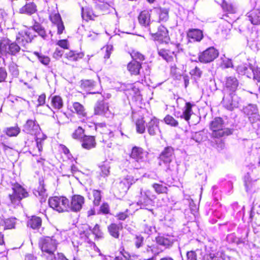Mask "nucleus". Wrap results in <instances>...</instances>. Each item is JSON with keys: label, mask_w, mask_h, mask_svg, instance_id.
Returning <instances> with one entry per match:
<instances>
[{"label": "nucleus", "mask_w": 260, "mask_h": 260, "mask_svg": "<svg viewBox=\"0 0 260 260\" xmlns=\"http://www.w3.org/2000/svg\"><path fill=\"white\" fill-rule=\"evenodd\" d=\"M61 240L60 233H56L52 237H46L40 239V247L47 260H57L54 252Z\"/></svg>", "instance_id": "nucleus-1"}, {"label": "nucleus", "mask_w": 260, "mask_h": 260, "mask_svg": "<svg viewBox=\"0 0 260 260\" xmlns=\"http://www.w3.org/2000/svg\"><path fill=\"white\" fill-rule=\"evenodd\" d=\"M156 47L158 54L167 62H173L177 58V54L183 51L181 44L177 41H170L168 45L157 44Z\"/></svg>", "instance_id": "nucleus-2"}, {"label": "nucleus", "mask_w": 260, "mask_h": 260, "mask_svg": "<svg viewBox=\"0 0 260 260\" xmlns=\"http://www.w3.org/2000/svg\"><path fill=\"white\" fill-rule=\"evenodd\" d=\"M223 120L221 117H215L210 124V129L212 131L211 136L219 138L231 135L232 130L230 128H223Z\"/></svg>", "instance_id": "nucleus-3"}, {"label": "nucleus", "mask_w": 260, "mask_h": 260, "mask_svg": "<svg viewBox=\"0 0 260 260\" xmlns=\"http://www.w3.org/2000/svg\"><path fill=\"white\" fill-rule=\"evenodd\" d=\"M175 157V149L171 146H167L164 148L158 156V165L165 168L166 172L171 171V164Z\"/></svg>", "instance_id": "nucleus-4"}, {"label": "nucleus", "mask_w": 260, "mask_h": 260, "mask_svg": "<svg viewBox=\"0 0 260 260\" xmlns=\"http://www.w3.org/2000/svg\"><path fill=\"white\" fill-rule=\"evenodd\" d=\"M157 31H154V28L149 27V31L154 41L158 42V44L168 45L171 41L169 30L165 26L159 25L156 27Z\"/></svg>", "instance_id": "nucleus-5"}, {"label": "nucleus", "mask_w": 260, "mask_h": 260, "mask_svg": "<svg viewBox=\"0 0 260 260\" xmlns=\"http://www.w3.org/2000/svg\"><path fill=\"white\" fill-rule=\"evenodd\" d=\"M21 50V45L16 41L13 42L8 38H3L0 40V52L1 54L16 55Z\"/></svg>", "instance_id": "nucleus-6"}, {"label": "nucleus", "mask_w": 260, "mask_h": 260, "mask_svg": "<svg viewBox=\"0 0 260 260\" xmlns=\"http://www.w3.org/2000/svg\"><path fill=\"white\" fill-rule=\"evenodd\" d=\"M49 205L51 208L58 212L69 211V201L64 197H54L49 199Z\"/></svg>", "instance_id": "nucleus-7"}, {"label": "nucleus", "mask_w": 260, "mask_h": 260, "mask_svg": "<svg viewBox=\"0 0 260 260\" xmlns=\"http://www.w3.org/2000/svg\"><path fill=\"white\" fill-rule=\"evenodd\" d=\"M219 55L218 50L214 47H210L199 54V60L203 63H208L213 61Z\"/></svg>", "instance_id": "nucleus-8"}, {"label": "nucleus", "mask_w": 260, "mask_h": 260, "mask_svg": "<svg viewBox=\"0 0 260 260\" xmlns=\"http://www.w3.org/2000/svg\"><path fill=\"white\" fill-rule=\"evenodd\" d=\"M35 36L32 28H25L18 33L16 37V41L21 46H25L26 44L30 43Z\"/></svg>", "instance_id": "nucleus-9"}, {"label": "nucleus", "mask_w": 260, "mask_h": 260, "mask_svg": "<svg viewBox=\"0 0 260 260\" xmlns=\"http://www.w3.org/2000/svg\"><path fill=\"white\" fill-rule=\"evenodd\" d=\"M13 193L9 194L10 199L12 203L20 201L22 199L26 198L28 193L19 184L16 183L12 186Z\"/></svg>", "instance_id": "nucleus-10"}, {"label": "nucleus", "mask_w": 260, "mask_h": 260, "mask_svg": "<svg viewBox=\"0 0 260 260\" xmlns=\"http://www.w3.org/2000/svg\"><path fill=\"white\" fill-rule=\"evenodd\" d=\"M85 202L84 198L79 194H75L69 202V210L78 212L81 210Z\"/></svg>", "instance_id": "nucleus-11"}, {"label": "nucleus", "mask_w": 260, "mask_h": 260, "mask_svg": "<svg viewBox=\"0 0 260 260\" xmlns=\"http://www.w3.org/2000/svg\"><path fill=\"white\" fill-rule=\"evenodd\" d=\"M238 86L239 81L238 79L235 77L230 76L226 78L223 89L232 96L233 95H235V92Z\"/></svg>", "instance_id": "nucleus-12"}, {"label": "nucleus", "mask_w": 260, "mask_h": 260, "mask_svg": "<svg viewBox=\"0 0 260 260\" xmlns=\"http://www.w3.org/2000/svg\"><path fill=\"white\" fill-rule=\"evenodd\" d=\"M156 243L166 248L172 246L175 241L173 236L170 235H158L155 238Z\"/></svg>", "instance_id": "nucleus-13"}, {"label": "nucleus", "mask_w": 260, "mask_h": 260, "mask_svg": "<svg viewBox=\"0 0 260 260\" xmlns=\"http://www.w3.org/2000/svg\"><path fill=\"white\" fill-rule=\"evenodd\" d=\"M187 38L193 42H200L203 38V31L200 29L190 28L186 32Z\"/></svg>", "instance_id": "nucleus-14"}, {"label": "nucleus", "mask_w": 260, "mask_h": 260, "mask_svg": "<svg viewBox=\"0 0 260 260\" xmlns=\"http://www.w3.org/2000/svg\"><path fill=\"white\" fill-rule=\"evenodd\" d=\"M138 20L140 24L143 26H148L151 22V13L148 10L141 11L138 16Z\"/></svg>", "instance_id": "nucleus-15"}, {"label": "nucleus", "mask_w": 260, "mask_h": 260, "mask_svg": "<svg viewBox=\"0 0 260 260\" xmlns=\"http://www.w3.org/2000/svg\"><path fill=\"white\" fill-rule=\"evenodd\" d=\"M159 124V119L155 117H153L149 121L147 126V130L150 136H154L156 135L158 132H160Z\"/></svg>", "instance_id": "nucleus-16"}, {"label": "nucleus", "mask_w": 260, "mask_h": 260, "mask_svg": "<svg viewBox=\"0 0 260 260\" xmlns=\"http://www.w3.org/2000/svg\"><path fill=\"white\" fill-rule=\"evenodd\" d=\"M94 114L108 117L110 112L108 104L102 101L97 103L94 107Z\"/></svg>", "instance_id": "nucleus-17"}, {"label": "nucleus", "mask_w": 260, "mask_h": 260, "mask_svg": "<svg viewBox=\"0 0 260 260\" xmlns=\"http://www.w3.org/2000/svg\"><path fill=\"white\" fill-rule=\"evenodd\" d=\"M194 106V104L190 102H186L183 108L182 114L180 115V117L181 119H184L186 121L189 122L191 115L193 114L192 108Z\"/></svg>", "instance_id": "nucleus-18"}, {"label": "nucleus", "mask_w": 260, "mask_h": 260, "mask_svg": "<svg viewBox=\"0 0 260 260\" xmlns=\"http://www.w3.org/2000/svg\"><path fill=\"white\" fill-rule=\"evenodd\" d=\"M141 69L142 63L135 60H132L127 65V69L132 75H139Z\"/></svg>", "instance_id": "nucleus-19"}, {"label": "nucleus", "mask_w": 260, "mask_h": 260, "mask_svg": "<svg viewBox=\"0 0 260 260\" xmlns=\"http://www.w3.org/2000/svg\"><path fill=\"white\" fill-rule=\"evenodd\" d=\"M144 150L140 147L135 146L132 147L129 154L131 158L135 159L136 161L139 162L142 160L144 158Z\"/></svg>", "instance_id": "nucleus-20"}, {"label": "nucleus", "mask_w": 260, "mask_h": 260, "mask_svg": "<svg viewBox=\"0 0 260 260\" xmlns=\"http://www.w3.org/2000/svg\"><path fill=\"white\" fill-rule=\"evenodd\" d=\"M155 13L158 18L159 22H166L169 19V9L156 7L154 8Z\"/></svg>", "instance_id": "nucleus-21"}, {"label": "nucleus", "mask_w": 260, "mask_h": 260, "mask_svg": "<svg viewBox=\"0 0 260 260\" xmlns=\"http://www.w3.org/2000/svg\"><path fill=\"white\" fill-rule=\"evenodd\" d=\"M39 129V125L35 120H28L24 125V131L31 135H35Z\"/></svg>", "instance_id": "nucleus-22"}, {"label": "nucleus", "mask_w": 260, "mask_h": 260, "mask_svg": "<svg viewBox=\"0 0 260 260\" xmlns=\"http://www.w3.org/2000/svg\"><path fill=\"white\" fill-rule=\"evenodd\" d=\"M96 145L95 138L93 136H84L82 141V147L87 150L95 147Z\"/></svg>", "instance_id": "nucleus-23"}, {"label": "nucleus", "mask_w": 260, "mask_h": 260, "mask_svg": "<svg viewBox=\"0 0 260 260\" xmlns=\"http://www.w3.org/2000/svg\"><path fill=\"white\" fill-rule=\"evenodd\" d=\"M248 14L249 20L253 25H260V10L259 9H253Z\"/></svg>", "instance_id": "nucleus-24"}, {"label": "nucleus", "mask_w": 260, "mask_h": 260, "mask_svg": "<svg viewBox=\"0 0 260 260\" xmlns=\"http://www.w3.org/2000/svg\"><path fill=\"white\" fill-rule=\"evenodd\" d=\"M37 11V6L33 2L27 3L24 6L21 8L19 12L22 14L31 15L36 13Z\"/></svg>", "instance_id": "nucleus-25"}, {"label": "nucleus", "mask_w": 260, "mask_h": 260, "mask_svg": "<svg viewBox=\"0 0 260 260\" xmlns=\"http://www.w3.org/2000/svg\"><path fill=\"white\" fill-rule=\"evenodd\" d=\"M34 193L36 197L40 198L41 202L45 201L48 196L44 183L41 182H40V185L37 188L35 189Z\"/></svg>", "instance_id": "nucleus-26"}, {"label": "nucleus", "mask_w": 260, "mask_h": 260, "mask_svg": "<svg viewBox=\"0 0 260 260\" xmlns=\"http://www.w3.org/2000/svg\"><path fill=\"white\" fill-rule=\"evenodd\" d=\"M72 111L80 117H85L86 115L84 106L78 102H75L73 104Z\"/></svg>", "instance_id": "nucleus-27"}, {"label": "nucleus", "mask_w": 260, "mask_h": 260, "mask_svg": "<svg viewBox=\"0 0 260 260\" xmlns=\"http://www.w3.org/2000/svg\"><path fill=\"white\" fill-rule=\"evenodd\" d=\"M136 132L139 134H144L145 132L146 122L143 117L138 118L135 122Z\"/></svg>", "instance_id": "nucleus-28"}, {"label": "nucleus", "mask_w": 260, "mask_h": 260, "mask_svg": "<svg viewBox=\"0 0 260 260\" xmlns=\"http://www.w3.org/2000/svg\"><path fill=\"white\" fill-rule=\"evenodd\" d=\"M152 187L154 189L155 192L158 194H167L168 193L169 189L168 187L162 185V184L154 183L152 184Z\"/></svg>", "instance_id": "nucleus-29"}, {"label": "nucleus", "mask_w": 260, "mask_h": 260, "mask_svg": "<svg viewBox=\"0 0 260 260\" xmlns=\"http://www.w3.org/2000/svg\"><path fill=\"white\" fill-rule=\"evenodd\" d=\"M203 260H225V258L219 252L215 253L210 252L205 254L203 256Z\"/></svg>", "instance_id": "nucleus-30"}, {"label": "nucleus", "mask_w": 260, "mask_h": 260, "mask_svg": "<svg viewBox=\"0 0 260 260\" xmlns=\"http://www.w3.org/2000/svg\"><path fill=\"white\" fill-rule=\"evenodd\" d=\"M15 225V219L9 218L4 220L0 217V226H4L5 230L14 229Z\"/></svg>", "instance_id": "nucleus-31"}, {"label": "nucleus", "mask_w": 260, "mask_h": 260, "mask_svg": "<svg viewBox=\"0 0 260 260\" xmlns=\"http://www.w3.org/2000/svg\"><path fill=\"white\" fill-rule=\"evenodd\" d=\"M41 223L42 220L40 217L33 216L28 221L27 225L33 229H37L41 226Z\"/></svg>", "instance_id": "nucleus-32"}, {"label": "nucleus", "mask_w": 260, "mask_h": 260, "mask_svg": "<svg viewBox=\"0 0 260 260\" xmlns=\"http://www.w3.org/2000/svg\"><path fill=\"white\" fill-rule=\"evenodd\" d=\"M221 7L224 12L229 14H235L236 13V8L234 7L231 3L225 1H223Z\"/></svg>", "instance_id": "nucleus-33"}, {"label": "nucleus", "mask_w": 260, "mask_h": 260, "mask_svg": "<svg viewBox=\"0 0 260 260\" xmlns=\"http://www.w3.org/2000/svg\"><path fill=\"white\" fill-rule=\"evenodd\" d=\"M51 105L55 109H60L63 106V101L59 96L55 95L51 98Z\"/></svg>", "instance_id": "nucleus-34"}, {"label": "nucleus", "mask_w": 260, "mask_h": 260, "mask_svg": "<svg viewBox=\"0 0 260 260\" xmlns=\"http://www.w3.org/2000/svg\"><path fill=\"white\" fill-rule=\"evenodd\" d=\"M164 122L167 125L172 127H177L179 125L178 121L174 117L169 114L167 115L164 118Z\"/></svg>", "instance_id": "nucleus-35"}, {"label": "nucleus", "mask_w": 260, "mask_h": 260, "mask_svg": "<svg viewBox=\"0 0 260 260\" xmlns=\"http://www.w3.org/2000/svg\"><path fill=\"white\" fill-rule=\"evenodd\" d=\"M20 132V129L17 126L8 127L6 130V134L9 137L16 136Z\"/></svg>", "instance_id": "nucleus-36"}, {"label": "nucleus", "mask_w": 260, "mask_h": 260, "mask_svg": "<svg viewBox=\"0 0 260 260\" xmlns=\"http://www.w3.org/2000/svg\"><path fill=\"white\" fill-rule=\"evenodd\" d=\"M257 109L255 106L249 105L243 108V112L247 117L252 115L254 112H257Z\"/></svg>", "instance_id": "nucleus-37"}, {"label": "nucleus", "mask_w": 260, "mask_h": 260, "mask_svg": "<svg viewBox=\"0 0 260 260\" xmlns=\"http://www.w3.org/2000/svg\"><path fill=\"white\" fill-rule=\"evenodd\" d=\"M42 140L39 138L36 139V148L34 150L33 152H31L33 156L40 155L42 150Z\"/></svg>", "instance_id": "nucleus-38"}, {"label": "nucleus", "mask_w": 260, "mask_h": 260, "mask_svg": "<svg viewBox=\"0 0 260 260\" xmlns=\"http://www.w3.org/2000/svg\"><path fill=\"white\" fill-rule=\"evenodd\" d=\"M189 74L192 78L196 79L201 77L202 72L200 68L196 67L194 69L190 71Z\"/></svg>", "instance_id": "nucleus-39"}, {"label": "nucleus", "mask_w": 260, "mask_h": 260, "mask_svg": "<svg viewBox=\"0 0 260 260\" xmlns=\"http://www.w3.org/2000/svg\"><path fill=\"white\" fill-rule=\"evenodd\" d=\"M130 55L131 57L133 58V60H139L140 61L145 60L144 55L137 50H132L130 53Z\"/></svg>", "instance_id": "nucleus-40"}, {"label": "nucleus", "mask_w": 260, "mask_h": 260, "mask_svg": "<svg viewBox=\"0 0 260 260\" xmlns=\"http://www.w3.org/2000/svg\"><path fill=\"white\" fill-rule=\"evenodd\" d=\"M34 54L38 57V59L42 64L48 65L49 63L50 59L48 56L40 54L37 52H35Z\"/></svg>", "instance_id": "nucleus-41"}, {"label": "nucleus", "mask_w": 260, "mask_h": 260, "mask_svg": "<svg viewBox=\"0 0 260 260\" xmlns=\"http://www.w3.org/2000/svg\"><path fill=\"white\" fill-rule=\"evenodd\" d=\"M94 85V82L92 80H85L81 81V87L85 90H90Z\"/></svg>", "instance_id": "nucleus-42"}, {"label": "nucleus", "mask_w": 260, "mask_h": 260, "mask_svg": "<svg viewBox=\"0 0 260 260\" xmlns=\"http://www.w3.org/2000/svg\"><path fill=\"white\" fill-rule=\"evenodd\" d=\"M31 28L34 30V33L37 32L42 38H45L46 36L45 29L39 24L35 25L33 27Z\"/></svg>", "instance_id": "nucleus-43"}, {"label": "nucleus", "mask_w": 260, "mask_h": 260, "mask_svg": "<svg viewBox=\"0 0 260 260\" xmlns=\"http://www.w3.org/2000/svg\"><path fill=\"white\" fill-rule=\"evenodd\" d=\"M92 194L94 198L93 204L95 206H99L101 200V194L100 191L98 190H93Z\"/></svg>", "instance_id": "nucleus-44"}, {"label": "nucleus", "mask_w": 260, "mask_h": 260, "mask_svg": "<svg viewBox=\"0 0 260 260\" xmlns=\"http://www.w3.org/2000/svg\"><path fill=\"white\" fill-rule=\"evenodd\" d=\"M82 16L84 19L87 20L88 19H92L93 18V14L91 10L88 9L82 8Z\"/></svg>", "instance_id": "nucleus-45"}, {"label": "nucleus", "mask_w": 260, "mask_h": 260, "mask_svg": "<svg viewBox=\"0 0 260 260\" xmlns=\"http://www.w3.org/2000/svg\"><path fill=\"white\" fill-rule=\"evenodd\" d=\"M135 246L137 248H139L143 245L144 237L141 235H136L134 238Z\"/></svg>", "instance_id": "nucleus-46"}, {"label": "nucleus", "mask_w": 260, "mask_h": 260, "mask_svg": "<svg viewBox=\"0 0 260 260\" xmlns=\"http://www.w3.org/2000/svg\"><path fill=\"white\" fill-rule=\"evenodd\" d=\"M50 19L55 24H58L62 21L60 16L58 13H52L50 15Z\"/></svg>", "instance_id": "nucleus-47"}, {"label": "nucleus", "mask_w": 260, "mask_h": 260, "mask_svg": "<svg viewBox=\"0 0 260 260\" xmlns=\"http://www.w3.org/2000/svg\"><path fill=\"white\" fill-rule=\"evenodd\" d=\"M84 134V130L83 129L79 126L77 129L73 133L72 137L75 139H79L81 138L83 139V136Z\"/></svg>", "instance_id": "nucleus-48"}, {"label": "nucleus", "mask_w": 260, "mask_h": 260, "mask_svg": "<svg viewBox=\"0 0 260 260\" xmlns=\"http://www.w3.org/2000/svg\"><path fill=\"white\" fill-rule=\"evenodd\" d=\"M220 66L221 68L223 69L232 68L234 67L232 59L229 58L223 59L221 62Z\"/></svg>", "instance_id": "nucleus-49"}, {"label": "nucleus", "mask_w": 260, "mask_h": 260, "mask_svg": "<svg viewBox=\"0 0 260 260\" xmlns=\"http://www.w3.org/2000/svg\"><path fill=\"white\" fill-rule=\"evenodd\" d=\"M248 68L245 65L238 66L237 68L238 74L247 76H248Z\"/></svg>", "instance_id": "nucleus-50"}, {"label": "nucleus", "mask_w": 260, "mask_h": 260, "mask_svg": "<svg viewBox=\"0 0 260 260\" xmlns=\"http://www.w3.org/2000/svg\"><path fill=\"white\" fill-rule=\"evenodd\" d=\"M259 117V116L258 113V110H257V112H254V113L252 115H251L248 118L249 121L251 123H256L257 124L259 122V121H260Z\"/></svg>", "instance_id": "nucleus-51"}, {"label": "nucleus", "mask_w": 260, "mask_h": 260, "mask_svg": "<svg viewBox=\"0 0 260 260\" xmlns=\"http://www.w3.org/2000/svg\"><path fill=\"white\" fill-rule=\"evenodd\" d=\"M186 260H197V255L195 251L191 250L186 253Z\"/></svg>", "instance_id": "nucleus-52"}, {"label": "nucleus", "mask_w": 260, "mask_h": 260, "mask_svg": "<svg viewBox=\"0 0 260 260\" xmlns=\"http://www.w3.org/2000/svg\"><path fill=\"white\" fill-rule=\"evenodd\" d=\"M125 254L127 253L122 248V250L120 251V255L116 256L115 257V260H127V256Z\"/></svg>", "instance_id": "nucleus-53"}, {"label": "nucleus", "mask_w": 260, "mask_h": 260, "mask_svg": "<svg viewBox=\"0 0 260 260\" xmlns=\"http://www.w3.org/2000/svg\"><path fill=\"white\" fill-rule=\"evenodd\" d=\"M7 76V73L6 70L3 68H0V82L5 80Z\"/></svg>", "instance_id": "nucleus-54"}, {"label": "nucleus", "mask_w": 260, "mask_h": 260, "mask_svg": "<svg viewBox=\"0 0 260 260\" xmlns=\"http://www.w3.org/2000/svg\"><path fill=\"white\" fill-rule=\"evenodd\" d=\"M46 95L45 94L40 95L38 99V106L43 105L45 103Z\"/></svg>", "instance_id": "nucleus-55"}, {"label": "nucleus", "mask_w": 260, "mask_h": 260, "mask_svg": "<svg viewBox=\"0 0 260 260\" xmlns=\"http://www.w3.org/2000/svg\"><path fill=\"white\" fill-rule=\"evenodd\" d=\"M253 79L257 82H260V70H255L253 72Z\"/></svg>", "instance_id": "nucleus-56"}, {"label": "nucleus", "mask_w": 260, "mask_h": 260, "mask_svg": "<svg viewBox=\"0 0 260 260\" xmlns=\"http://www.w3.org/2000/svg\"><path fill=\"white\" fill-rule=\"evenodd\" d=\"M101 170L102 172V175L105 176H107L109 173V168L106 165H103L101 167Z\"/></svg>", "instance_id": "nucleus-57"}, {"label": "nucleus", "mask_w": 260, "mask_h": 260, "mask_svg": "<svg viewBox=\"0 0 260 260\" xmlns=\"http://www.w3.org/2000/svg\"><path fill=\"white\" fill-rule=\"evenodd\" d=\"M101 211L104 214H107L109 212V208L107 204L104 203L101 207Z\"/></svg>", "instance_id": "nucleus-58"}, {"label": "nucleus", "mask_w": 260, "mask_h": 260, "mask_svg": "<svg viewBox=\"0 0 260 260\" xmlns=\"http://www.w3.org/2000/svg\"><path fill=\"white\" fill-rule=\"evenodd\" d=\"M57 44L64 49H67L68 47V42L66 40H62L58 42Z\"/></svg>", "instance_id": "nucleus-59"}, {"label": "nucleus", "mask_w": 260, "mask_h": 260, "mask_svg": "<svg viewBox=\"0 0 260 260\" xmlns=\"http://www.w3.org/2000/svg\"><path fill=\"white\" fill-rule=\"evenodd\" d=\"M56 25L57 27V33L59 35L61 34L64 29V26L63 24L62 21L59 23L58 24H56Z\"/></svg>", "instance_id": "nucleus-60"}, {"label": "nucleus", "mask_w": 260, "mask_h": 260, "mask_svg": "<svg viewBox=\"0 0 260 260\" xmlns=\"http://www.w3.org/2000/svg\"><path fill=\"white\" fill-rule=\"evenodd\" d=\"M144 195L146 197L147 199L151 200L152 197H154V199L155 198V196L154 195L152 194V192L150 190H147L144 191Z\"/></svg>", "instance_id": "nucleus-61"}, {"label": "nucleus", "mask_w": 260, "mask_h": 260, "mask_svg": "<svg viewBox=\"0 0 260 260\" xmlns=\"http://www.w3.org/2000/svg\"><path fill=\"white\" fill-rule=\"evenodd\" d=\"M116 216L119 220H124L128 216L126 213H125L124 212H121V213H118L116 215Z\"/></svg>", "instance_id": "nucleus-62"}, {"label": "nucleus", "mask_w": 260, "mask_h": 260, "mask_svg": "<svg viewBox=\"0 0 260 260\" xmlns=\"http://www.w3.org/2000/svg\"><path fill=\"white\" fill-rule=\"evenodd\" d=\"M63 54V51L61 49H56L54 53V57H60Z\"/></svg>", "instance_id": "nucleus-63"}, {"label": "nucleus", "mask_w": 260, "mask_h": 260, "mask_svg": "<svg viewBox=\"0 0 260 260\" xmlns=\"http://www.w3.org/2000/svg\"><path fill=\"white\" fill-rule=\"evenodd\" d=\"M60 147L62 151L65 154L68 155V156L71 155V154H70V151L68 148L64 145H61Z\"/></svg>", "instance_id": "nucleus-64"}]
</instances>
